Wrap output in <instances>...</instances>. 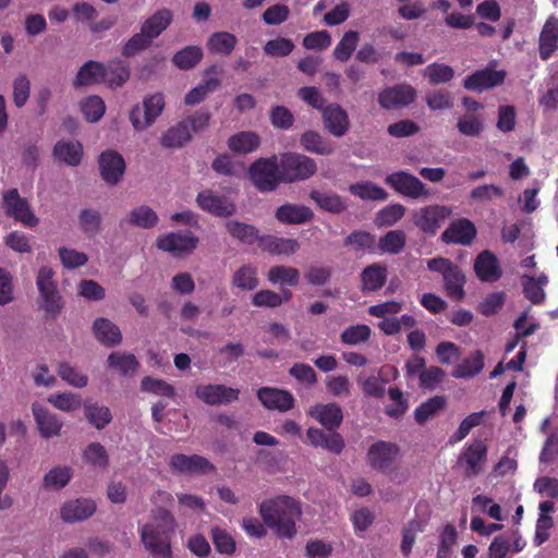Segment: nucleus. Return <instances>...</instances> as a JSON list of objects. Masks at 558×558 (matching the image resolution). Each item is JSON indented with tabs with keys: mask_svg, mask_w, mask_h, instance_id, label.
Returning <instances> with one entry per match:
<instances>
[{
	"mask_svg": "<svg viewBox=\"0 0 558 558\" xmlns=\"http://www.w3.org/2000/svg\"><path fill=\"white\" fill-rule=\"evenodd\" d=\"M259 515L267 527L278 538H293L296 533V522L301 519L302 508L298 499L279 495L262 501L258 506Z\"/></svg>",
	"mask_w": 558,
	"mask_h": 558,
	"instance_id": "f257e3e1",
	"label": "nucleus"
},
{
	"mask_svg": "<svg viewBox=\"0 0 558 558\" xmlns=\"http://www.w3.org/2000/svg\"><path fill=\"white\" fill-rule=\"evenodd\" d=\"M175 527V519L169 510L165 508L154 510L153 522L146 523L140 531L145 549L154 558H172L171 539Z\"/></svg>",
	"mask_w": 558,
	"mask_h": 558,
	"instance_id": "f03ea898",
	"label": "nucleus"
},
{
	"mask_svg": "<svg viewBox=\"0 0 558 558\" xmlns=\"http://www.w3.org/2000/svg\"><path fill=\"white\" fill-rule=\"evenodd\" d=\"M282 183L305 181L317 172L316 161L305 155L286 153L279 159Z\"/></svg>",
	"mask_w": 558,
	"mask_h": 558,
	"instance_id": "7ed1b4c3",
	"label": "nucleus"
},
{
	"mask_svg": "<svg viewBox=\"0 0 558 558\" xmlns=\"http://www.w3.org/2000/svg\"><path fill=\"white\" fill-rule=\"evenodd\" d=\"M248 175L254 186L263 193L272 192L282 183L277 156L255 160L248 169Z\"/></svg>",
	"mask_w": 558,
	"mask_h": 558,
	"instance_id": "20e7f679",
	"label": "nucleus"
},
{
	"mask_svg": "<svg viewBox=\"0 0 558 558\" xmlns=\"http://www.w3.org/2000/svg\"><path fill=\"white\" fill-rule=\"evenodd\" d=\"M427 266L442 275L445 291L450 299L461 301L465 296V276L459 266L446 258H433Z\"/></svg>",
	"mask_w": 558,
	"mask_h": 558,
	"instance_id": "39448f33",
	"label": "nucleus"
},
{
	"mask_svg": "<svg viewBox=\"0 0 558 558\" xmlns=\"http://www.w3.org/2000/svg\"><path fill=\"white\" fill-rule=\"evenodd\" d=\"M400 452V447L396 442L377 440L369 446L366 461L371 469L381 473H390L396 469Z\"/></svg>",
	"mask_w": 558,
	"mask_h": 558,
	"instance_id": "423d86ee",
	"label": "nucleus"
},
{
	"mask_svg": "<svg viewBox=\"0 0 558 558\" xmlns=\"http://www.w3.org/2000/svg\"><path fill=\"white\" fill-rule=\"evenodd\" d=\"M165 97L156 93L144 98L143 107L135 105L129 114L130 121L136 131L151 126L165 109Z\"/></svg>",
	"mask_w": 558,
	"mask_h": 558,
	"instance_id": "0eeeda50",
	"label": "nucleus"
},
{
	"mask_svg": "<svg viewBox=\"0 0 558 558\" xmlns=\"http://www.w3.org/2000/svg\"><path fill=\"white\" fill-rule=\"evenodd\" d=\"M385 183L397 193L412 199L428 198L432 195L430 190L418 178L403 170L388 174Z\"/></svg>",
	"mask_w": 558,
	"mask_h": 558,
	"instance_id": "6e6552de",
	"label": "nucleus"
},
{
	"mask_svg": "<svg viewBox=\"0 0 558 558\" xmlns=\"http://www.w3.org/2000/svg\"><path fill=\"white\" fill-rule=\"evenodd\" d=\"M2 206L8 217L25 227H35L38 223L27 199L20 196L17 189H10L3 194Z\"/></svg>",
	"mask_w": 558,
	"mask_h": 558,
	"instance_id": "1a4fd4ad",
	"label": "nucleus"
},
{
	"mask_svg": "<svg viewBox=\"0 0 558 558\" xmlns=\"http://www.w3.org/2000/svg\"><path fill=\"white\" fill-rule=\"evenodd\" d=\"M451 214L452 210L448 206L429 205L422 207L414 215L413 222L424 233L435 235Z\"/></svg>",
	"mask_w": 558,
	"mask_h": 558,
	"instance_id": "9d476101",
	"label": "nucleus"
},
{
	"mask_svg": "<svg viewBox=\"0 0 558 558\" xmlns=\"http://www.w3.org/2000/svg\"><path fill=\"white\" fill-rule=\"evenodd\" d=\"M169 466L178 474L198 475L216 472V466L199 454L175 453L170 458Z\"/></svg>",
	"mask_w": 558,
	"mask_h": 558,
	"instance_id": "9b49d317",
	"label": "nucleus"
},
{
	"mask_svg": "<svg viewBox=\"0 0 558 558\" xmlns=\"http://www.w3.org/2000/svg\"><path fill=\"white\" fill-rule=\"evenodd\" d=\"M486 459L487 446L482 440H475L463 449L457 463L463 469L466 477H474L482 472Z\"/></svg>",
	"mask_w": 558,
	"mask_h": 558,
	"instance_id": "f8f14e48",
	"label": "nucleus"
},
{
	"mask_svg": "<svg viewBox=\"0 0 558 558\" xmlns=\"http://www.w3.org/2000/svg\"><path fill=\"white\" fill-rule=\"evenodd\" d=\"M506 78V72L485 68L476 70L463 80V87L474 93H483L484 90L500 86Z\"/></svg>",
	"mask_w": 558,
	"mask_h": 558,
	"instance_id": "ddd939ff",
	"label": "nucleus"
},
{
	"mask_svg": "<svg viewBox=\"0 0 558 558\" xmlns=\"http://www.w3.org/2000/svg\"><path fill=\"white\" fill-rule=\"evenodd\" d=\"M195 395L208 405H219L238 401L240 390L221 384H208L197 386Z\"/></svg>",
	"mask_w": 558,
	"mask_h": 558,
	"instance_id": "4468645a",
	"label": "nucleus"
},
{
	"mask_svg": "<svg viewBox=\"0 0 558 558\" xmlns=\"http://www.w3.org/2000/svg\"><path fill=\"white\" fill-rule=\"evenodd\" d=\"M416 98V90L407 84L387 87L378 94V104L386 110L407 107Z\"/></svg>",
	"mask_w": 558,
	"mask_h": 558,
	"instance_id": "2eb2a0df",
	"label": "nucleus"
},
{
	"mask_svg": "<svg viewBox=\"0 0 558 558\" xmlns=\"http://www.w3.org/2000/svg\"><path fill=\"white\" fill-rule=\"evenodd\" d=\"M197 206L214 216L229 217L232 216L236 207L226 196L215 194L213 190H204L196 196Z\"/></svg>",
	"mask_w": 558,
	"mask_h": 558,
	"instance_id": "dca6fc26",
	"label": "nucleus"
},
{
	"mask_svg": "<svg viewBox=\"0 0 558 558\" xmlns=\"http://www.w3.org/2000/svg\"><path fill=\"white\" fill-rule=\"evenodd\" d=\"M260 403L268 410L287 412L294 408L293 395L284 389L275 387H262L256 393Z\"/></svg>",
	"mask_w": 558,
	"mask_h": 558,
	"instance_id": "f3484780",
	"label": "nucleus"
},
{
	"mask_svg": "<svg viewBox=\"0 0 558 558\" xmlns=\"http://www.w3.org/2000/svg\"><path fill=\"white\" fill-rule=\"evenodd\" d=\"M475 225L468 218H459L450 222L441 234L446 244H471L476 236Z\"/></svg>",
	"mask_w": 558,
	"mask_h": 558,
	"instance_id": "a211bd4d",
	"label": "nucleus"
},
{
	"mask_svg": "<svg viewBox=\"0 0 558 558\" xmlns=\"http://www.w3.org/2000/svg\"><path fill=\"white\" fill-rule=\"evenodd\" d=\"M99 169L102 180L116 185L124 174L125 161L119 153L106 150L99 156Z\"/></svg>",
	"mask_w": 558,
	"mask_h": 558,
	"instance_id": "6ab92c4d",
	"label": "nucleus"
},
{
	"mask_svg": "<svg viewBox=\"0 0 558 558\" xmlns=\"http://www.w3.org/2000/svg\"><path fill=\"white\" fill-rule=\"evenodd\" d=\"M306 436L313 447L326 449L333 454H340L345 447L343 437L336 432L326 433L324 429L310 427Z\"/></svg>",
	"mask_w": 558,
	"mask_h": 558,
	"instance_id": "aec40b11",
	"label": "nucleus"
},
{
	"mask_svg": "<svg viewBox=\"0 0 558 558\" xmlns=\"http://www.w3.org/2000/svg\"><path fill=\"white\" fill-rule=\"evenodd\" d=\"M96 511V504L92 499L77 498L63 504L60 510L61 519L66 523L84 521Z\"/></svg>",
	"mask_w": 558,
	"mask_h": 558,
	"instance_id": "412c9836",
	"label": "nucleus"
},
{
	"mask_svg": "<svg viewBox=\"0 0 558 558\" xmlns=\"http://www.w3.org/2000/svg\"><path fill=\"white\" fill-rule=\"evenodd\" d=\"M325 128L336 137L343 136L350 128V121L345 110L338 104H331L323 109Z\"/></svg>",
	"mask_w": 558,
	"mask_h": 558,
	"instance_id": "4be33fe9",
	"label": "nucleus"
},
{
	"mask_svg": "<svg viewBox=\"0 0 558 558\" xmlns=\"http://www.w3.org/2000/svg\"><path fill=\"white\" fill-rule=\"evenodd\" d=\"M474 271L483 282H495L502 276L498 258L488 250L481 252L475 258Z\"/></svg>",
	"mask_w": 558,
	"mask_h": 558,
	"instance_id": "5701e85b",
	"label": "nucleus"
},
{
	"mask_svg": "<svg viewBox=\"0 0 558 558\" xmlns=\"http://www.w3.org/2000/svg\"><path fill=\"white\" fill-rule=\"evenodd\" d=\"M310 414L329 432H335L343 421L342 409L335 402L316 404Z\"/></svg>",
	"mask_w": 558,
	"mask_h": 558,
	"instance_id": "b1692460",
	"label": "nucleus"
},
{
	"mask_svg": "<svg viewBox=\"0 0 558 558\" xmlns=\"http://www.w3.org/2000/svg\"><path fill=\"white\" fill-rule=\"evenodd\" d=\"M558 49V19L550 16L545 22L538 39L539 58L548 60Z\"/></svg>",
	"mask_w": 558,
	"mask_h": 558,
	"instance_id": "393cba45",
	"label": "nucleus"
},
{
	"mask_svg": "<svg viewBox=\"0 0 558 558\" xmlns=\"http://www.w3.org/2000/svg\"><path fill=\"white\" fill-rule=\"evenodd\" d=\"M158 222V215L147 205H140L131 209L120 221V226L151 229Z\"/></svg>",
	"mask_w": 558,
	"mask_h": 558,
	"instance_id": "a878e982",
	"label": "nucleus"
},
{
	"mask_svg": "<svg viewBox=\"0 0 558 558\" xmlns=\"http://www.w3.org/2000/svg\"><path fill=\"white\" fill-rule=\"evenodd\" d=\"M32 410L39 433L44 438H50L60 434L63 423L56 414L50 413L44 405L38 403H34Z\"/></svg>",
	"mask_w": 558,
	"mask_h": 558,
	"instance_id": "bb28decb",
	"label": "nucleus"
},
{
	"mask_svg": "<svg viewBox=\"0 0 558 558\" xmlns=\"http://www.w3.org/2000/svg\"><path fill=\"white\" fill-rule=\"evenodd\" d=\"M275 217L282 223L301 225L312 220L314 213L305 205L287 203L276 209Z\"/></svg>",
	"mask_w": 558,
	"mask_h": 558,
	"instance_id": "cd10ccee",
	"label": "nucleus"
},
{
	"mask_svg": "<svg viewBox=\"0 0 558 558\" xmlns=\"http://www.w3.org/2000/svg\"><path fill=\"white\" fill-rule=\"evenodd\" d=\"M216 72V65H211L205 71L204 80L185 95L184 102L186 105L194 106L202 102L209 93H213L220 87L221 81L218 77H207L208 74Z\"/></svg>",
	"mask_w": 558,
	"mask_h": 558,
	"instance_id": "c85d7f7f",
	"label": "nucleus"
},
{
	"mask_svg": "<svg viewBox=\"0 0 558 558\" xmlns=\"http://www.w3.org/2000/svg\"><path fill=\"white\" fill-rule=\"evenodd\" d=\"M96 339L105 347L112 348L122 342L120 328L108 318H97L93 324Z\"/></svg>",
	"mask_w": 558,
	"mask_h": 558,
	"instance_id": "c756f323",
	"label": "nucleus"
},
{
	"mask_svg": "<svg viewBox=\"0 0 558 558\" xmlns=\"http://www.w3.org/2000/svg\"><path fill=\"white\" fill-rule=\"evenodd\" d=\"M105 64L98 61L89 60L78 69L73 84L75 87H82L105 83Z\"/></svg>",
	"mask_w": 558,
	"mask_h": 558,
	"instance_id": "7c9ffc66",
	"label": "nucleus"
},
{
	"mask_svg": "<svg viewBox=\"0 0 558 558\" xmlns=\"http://www.w3.org/2000/svg\"><path fill=\"white\" fill-rule=\"evenodd\" d=\"M172 21V11L169 9H160L143 22L141 29L148 38L154 40L168 28Z\"/></svg>",
	"mask_w": 558,
	"mask_h": 558,
	"instance_id": "2f4dec72",
	"label": "nucleus"
},
{
	"mask_svg": "<svg viewBox=\"0 0 558 558\" xmlns=\"http://www.w3.org/2000/svg\"><path fill=\"white\" fill-rule=\"evenodd\" d=\"M300 143L304 150L312 154L329 156L335 151L333 144L315 131L303 133Z\"/></svg>",
	"mask_w": 558,
	"mask_h": 558,
	"instance_id": "473e14b6",
	"label": "nucleus"
},
{
	"mask_svg": "<svg viewBox=\"0 0 558 558\" xmlns=\"http://www.w3.org/2000/svg\"><path fill=\"white\" fill-rule=\"evenodd\" d=\"M484 368V354L481 350L474 351L470 356L463 359L456 365L452 376L456 378H472Z\"/></svg>",
	"mask_w": 558,
	"mask_h": 558,
	"instance_id": "72a5a7b5",
	"label": "nucleus"
},
{
	"mask_svg": "<svg viewBox=\"0 0 558 558\" xmlns=\"http://www.w3.org/2000/svg\"><path fill=\"white\" fill-rule=\"evenodd\" d=\"M83 155V146L78 142L59 141L53 147V156L69 166H77Z\"/></svg>",
	"mask_w": 558,
	"mask_h": 558,
	"instance_id": "f704fd0d",
	"label": "nucleus"
},
{
	"mask_svg": "<svg viewBox=\"0 0 558 558\" xmlns=\"http://www.w3.org/2000/svg\"><path fill=\"white\" fill-rule=\"evenodd\" d=\"M236 37L229 32L213 33L207 39V49L210 53L229 56L235 48Z\"/></svg>",
	"mask_w": 558,
	"mask_h": 558,
	"instance_id": "c9c22d12",
	"label": "nucleus"
},
{
	"mask_svg": "<svg viewBox=\"0 0 558 558\" xmlns=\"http://www.w3.org/2000/svg\"><path fill=\"white\" fill-rule=\"evenodd\" d=\"M187 121H181L169 128L161 136L160 143L166 148H180L191 140Z\"/></svg>",
	"mask_w": 558,
	"mask_h": 558,
	"instance_id": "e433bc0d",
	"label": "nucleus"
},
{
	"mask_svg": "<svg viewBox=\"0 0 558 558\" xmlns=\"http://www.w3.org/2000/svg\"><path fill=\"white\" fill-rule=\"evenodd\" d=\"M83 407L86 420L97 429H104L112 421L111 411L106 405L85 401Z\"/></svg>",
	"mask_w": 558,
	"mask_h": 558,
	"instance_id": "4c0bfd02",
	"label": "nucleus"
},
{
	"mask_svg": "<svg viewBox=\"0 0 558 558\" xmlns=\"http://www.w3.org/2000/svg\"><path fill=\"white\" fill-rule=\"evenodd\" d=\"M226 228L230 235L242 244H254L260 240L258 230L252 225L230 220L227 221Z\"/></svg>",
	"mask_w": 558,
	"mask_h": 558,
	"instance_id": "58836bf2",
	"label": "nucleus"
},
{
	"mask_svg": "<svg viewBox=\"0 0 558 558\" xmlns=\"http://www.w3.org/2000/svg\"><path fill=\"white\" fill-rule=\"evenodd\" d=\"M310 197L317 204L320 209L328 213L340 214L347 208L342 198L336 193L312 190L310 192Z\"/></svg>",
	"mask_w": 558,
	"mask_h": 558,
	"instance_id": "ea45409f",
	"label": "nucleus"
},
{
	"mask_svg": "<svg viewBox=\"0 0 558 558\" xmlns=\"http://www.w3.org/2000/svg\"><path fill=\"white\" fill-rule=\"evenodd\" d=\"M203 49L199 46H186L177 51L172 63L180 70L187 71L195 68L203 59Z\"/></svg>",
	"mask_w": 558,
	"mask_h": 558,
	"instance_id": "a19ab883",
	"label": "nucleus"
},
{
	"mask_svg": "<svg viewBox=\"0 0 558 558\" xmlns=\"http://www.w3.org/2000/svg\"><path fill=\"white\" fill-rule=\"evenodd\" d=\"M109 368L119 372L121 375L134 373L140 367L136 356L126 352H111L107 359Z\"/></svg>",
	"mask_w": 558,
	"mask_h": 558,
	"instance_id": "79ce46f5",
	"label": "nucleus"
},
{
	"mask_svg": "<svg viewBox=\"0 0 558 558\" xmlns=\"http://www.w3.org/2000/svg\"><path fill=\"white\" fill-rule=\"evenodd\" d=\"M260 144L259 137L253 132H240L232 135L228 141L229 148L238 154L254 151Z\"/></svg>",
	"mask_w": 558,
	"mask_h": 558,
	"instance_id": "37998d69",
	"label": "nucleus"
},
{
	"mask_svg": "<svg viewBox=\"0 0 558 558\" xmlns=\"http://www.w3.org/2000/svg\"><path fill=\"white\" fill-rule=\"evenodd\" d=\"M267 279L272 284L295 287L300 281V271L293 267L277 265L269 268Z\"/></svg>",
	"mask_w": 558,
	"mask_h": 558,
	"instance_id": "c03bdc74",
	"label": "nucleus"
},
{
	"mask_svg": "<svg viewBox=\"0 0 558 558\" xmlns=\"http://www.w3.org/2000/svg\"><path fill=\"white\" fill-rule=\"evenodd\" d=\"M386 269L379 265H371L366 267L361 274L362 290L377 291L386 282Z\"/></svg>",
	"mask_w": 558,
	"mask_h": 558,
	"instance_id": "a18cd8bd",
	"label": "nucleus"
},
{
	"mask_svg": "<svg viewBox=\"0 0 558 558\" xmlns=\"http://www.w3.org/2000/svg\"><path fill=\"white\" fill-rule=\"evenodd\" d=\"M457 129L466 137H480L484 132V118L480 114L465 113L458 119Z\"/></svg>",
	"mask_w": 558,
	"mask_h": 558,
	"instance_id": "49530a36",
	"label": "nucleus"
},
{
	"mask_svg": "<svg viewBox=\"0 0 558 558\" xmlns=\"http://www.w3.org/2000/svg\"><path fill=\"white\" fill-rule=\"evenodd\" d=\"M447 404L446 397L444 396H435L427 399L425 402L420 404L414 412L415 421L418 424H424L429 418L435 416L439 411H441Z\"/></svg>",
	"mask_w": 558,
	"mask_h": 558,
	"instance_id": "de8ad7c7",
	"label": "nucleus"
},
{
	"mask_svg": "<svg viewBox=\"0 0 558 558\" xmlns=\"http://www.w3.org/2000/svg\"><path fill=\"white\" fill-rule=\"evenodd\" d=\"M349 191L362 199L386 201L388 198L386 190L371 181L351 184Z\"/></svg>",
	"mask_w": 558,
	"mask_h": 558,
	"instance_id": "09e8293b",
	"label": "nucleus"
},
{
	"mask_svg": "<svg viewBox=\"0 0 558 558\" xmlns=\"http://www.w3.org/2000/svg\"><path fill=\"white\" fill-rule=\"evenodd\" d=\"M106 81L110 87L116 88L122 86L130 77L128 64L122 60L110 61L105 64Z\"/></svg>",
	"mask_w": 558,
	"mask_h": 558,
	"instance_id": "8fccbe9b",
	"label": "nucleus"
},
{
	"mask_svg": "<svg viewBox=\"0 0 558 558\" xmlns=\"http://www.w3.org/2000/svg\"><path fill=\"white\" fill-rule=\"evenodd\" d=\"M72 476L73 471L70 466H56L44 476L43 486L58 490L65 487Z\"/></svg>",
	"mask_w": 558,
	"mask_h": 558,
	"instance_id": "3c124183",
	"label": "nucleus"
},
{
	"mask_svg": "<svg viewBox=\"0 0 558 558\" xmlns=\"http://www.w3.org/2000/svg\"><path fill=\"white\" fill-rule=\"evenodd\" d=\"M423 74L429 84L439 85L450 82L454 76V70L448 64L434 62L424 69Z\"/></svg>",
	"mask_w": 558,
	"mask_h": 558,
	"instance_id": "603ef678",
	"label": "nucleus"
},
{
	"mask_svg": "<svg viewBox=\"0 0 558 558\" xmlns=\"http://www.w3.org/2000/svg\"><path fill=\"white\" fill-rule=\"evenodd\" d=\"M232 283L243 291L254 290L258 286L256 268L252 265L242 266L234 272Z\"/></svg>",
	"mask_w": 558,
	"mask_h": 558,
	"instance_id": "864d4df0",
	"label": "nucleus"
},
{
	"mask_svg": "<svg viewBox=\"0 0 558 558\" xmlns=\"http://www.w3.org/2000/svg\"><path fill=\"white\" fill-rule=\"evenodd\" d=\"M372 329L369 326L364 324L352 325L345 328L341 335L340 340L347 345H357L365 343L369 340Z\"/></svg>",
	"mask_w": 558,
	"mask_h": 558,
	"instance_id": "5fc2aeb1",
	"label": "nucleus"
},
{
	"mask_svg": "<svg viewBox=\"0 0 558 558\" xmlns=\"http://www.w3.org/2000/svg\"><path fill=\"white\" fill-rule=\"evenodd\" d=\"M210 537L218 553L229 556L234 554L236 549L235 541L226 530L214 526L210 530Z\"/></svg>",
	"mask_w": 558,
	"mask_h": 558,
	"instance_id": "6e6d98bb",
	"label": "nucleus"
},
{
	"mask_svg": "<svg viewBox=\"0 0 558 558\" xmlns=\"http://www.w3.org/2000/svg\"><path fill=\"white\" fill-rule=\"evenodd\" d=\"M359 36L360 34L356 31L345 32L341 40L335 47V58L341 62L348 61L356 48Z\"/></svg>",
	"mask_w": 558,
	"mask_h": 558,
	"instance_id": "4d7b16f0",
	"label": "nucleus"
},
{
	"mask_svg": "<svg viewBox=\"0 0 558 558\" xmlns=\"http://www.w3.org/2000/svg\"><path fill=\"white\" fill-rule=\"evenodd\" d=\"M81 111L88 122H97L106 111V105L99 96H89L81 101Z\"/></svg>",
	"mask_w": 558,
	"mask_h": 558,
	"instance_id": "13d9d810",
	"label": "nucleus"
},
{
	"mask_svg": "<svg viewBox=\"0 0 558 558\" xmlns=\"http://www.w3.org/2000/svg\"><path fill=\"white\" fill-rule=\"evenodd\" d=\"M141 389L156 396L174 398L175 391L172 385L163 379H157L150 376H145L141 381Z\"/></svg>",
	"mask_w": 558,
	"mask_h": 558,
	"instance_id": "bf43d9fd",
	"label": "nucleus"
},
{
	"mask_svg": "<svg viewBox=\"0 0 558 558\" xmlns=\"http://www.w3.org/2000/svg\"><path fill=\"white\" fill-rule=\"evenodd\" d=\"M83 458L95 468L106 469L109 465V456L100 442L89 444L83 452Z\"/></svg>",
	"mask_w": 558,
	"mask_h": 558,
	"instance_id": "052dcab7",
	"label": "nucleus"
},
{
	"mask_svg": "<svg viewBox=\"0 0 558 558\" xmlns=\"http://www.w3.org/2000/svg\"><path fill=\"white\" fill-rule=\"evenodd\" d=\"M405 214V208L401 204H391L380 209L375 217V223L379 227L392 226L398 222Z\"/></svg>",
	"mask_w": 558,
	"mask_h": 558,
	"instance_id": "680f3d73",
	"label": "nucleus"
},
{
	"mask_svg": "<svg viewBox=\"0 0 558 558\" xmlns=\"http://www.w3.org/2000/svg\"><path fill=\"white\" fill-rule=\"evenodd\" d=\"M41 308L45 311L46 319H56L64 307L63 298L59 291L41 294Z\"/></svg>",
	"mask_w": 558,
	"mask_h": 558,
	"instance_id": "e2e57ef3",
	"label": "nucleus"
},
{
	"mask_svg": "<svg viewBox=\"0 0 558 558\" xmlns=\"http://www.w3.org/2000/svg\"><path fill=\"white\" fill-rule=\"evenodd\" d=\"M424 99L430 110H447L453 107V98L451 94L445 89L428 92Z\"/></svg>",
	"mask_w": 558,
	"mask_h": 558,
	"instance_id": "0e129e2a",
	"label": "nucleus"
},
{
	"mask_svg": "<svg viewBox=\"0 0 558 558\" xmlns=\"http://www.w3.org/2000/svg\"><path fill=\"white\" fill-rule=\"evenodd\" d=\"M48 401L61 411H74L82 405V399L80 395L72 392H61L51 395Z\"/></svg>",
	"mask_w": 558,
	"mask_h": 558,
	"instance_id": "69168bd1",
	"label": "nucleus"
},
{
	"mask_svg": "<svg viewBox=\"0 0 558 558\" xmlns=\"http://www.w3.org/2000/svg\"><path fill=\"white\" fill-rule=\"evenodd\" d=\"M58 374L64 381L76 388H83L88 383V378L85 374L68 363H61L59 365Z\"/></svg>",
	"mask_w": 558,
	"mask_h": 558,
	"instance_id": "338daca9",
	"label": "nucleus"
},
{
	"mask_svg": "<svg viewBox=\"0 0 558 558\" xmlns=\"http://www.w3.org/2000/svg\"><path fill=\"white\" fill-rule=\"evenodd\" d=\"M294 44L291 39L284 37H277L276 39L268 40L264 46V52L272 58L287 57L293 49Z\"/></svg>",
	"mask_w": 558,
	"mask_h": 558,
	"instance_id": "774afa93",
	"label": "nucleus"
}]
</instances>
